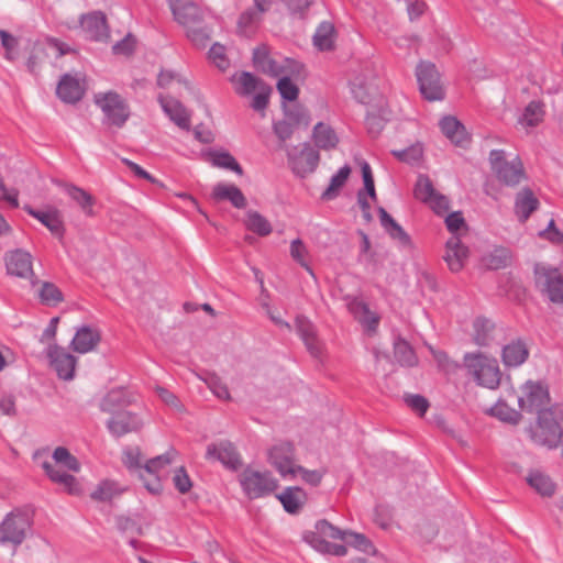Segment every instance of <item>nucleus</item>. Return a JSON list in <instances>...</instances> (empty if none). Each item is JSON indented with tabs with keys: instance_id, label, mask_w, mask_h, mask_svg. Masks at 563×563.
<instances>
[{
	"instance_id": "nucleus-1",
	"label": "nucleus",
	"mask_w": 563,
	"mask_h": 563,
	"mask_svg": "<svg viewBox=\"0 0 563 563\" xmlns=\"http://www.w3.org/2000/svg\"><path fill=\"white\" fill-rule=\"evenodd\" d=\"M464 367L473 380L481 387L496 389L499 387L503 372L497 360L483 352L466 353Z\"/></svg>"
},
{
	"instance_id": "nucleus-2",
	"label": "nucleus",
	"mask_w": 563,
	"mask_h": 563,
	"mask_svg": "<svg viewBox=\"0 0 563 563\" xmlns=\"http://www.w3.org/2000/svg\"><path fill=\"white\" fill-rule=\"evenodd\" d=\"M34 509L30 506L14 508L0 523V544L16 548L23 543L32 531Z\"/></svg>"
},
{
	"instance_id": "nucleus-3",
	"label": "nucleus",
	"mask_w": 563,
	"mask_h": 563,
	"mask_svg": "<svg viewBox=\"0 0 563 563\" xmlns=\"http://www.w3.org/2000/svg\"><path fill=\"white\" fill-rule=\"evenodd\" d=\"M531 439L548 448H555L563 437V408L555 406L539 411L536 424L530 428Z\"/></svg>"
},
{
	"instance_id": "nucleus-4",
	"label": "nucleus",
	"mask_w": 563,
	"mask_h": 563,
	"mask_svg": "<svg viewBox=\"0 0 563 563\" xmlns=\"http://www.w3.org/2000/svg\"><path fill=\"white\" fill-rule=\"evenodd\" d=\"M345 531L340 530L328 520L316 522L313 530L305 533V541L320 553L345 555L346 548L336 541H343Z\"/></svg>"
},
{
	"instance_id": "nucleus-5",
	"label": "nucleus",
	"mask_w": 563,
	"mask_h": 563,
	"mask_svg": "<svg viewBox=\"0 0 563 563\" xmlns=\"http://www.w3.org/2000/svg\"><path fill=\"white\" fill-rule=\"evenodd\" d=\"M231 81L235 85L238 95L250 96L255 93L251 102V107L255 111H264L267 108L273 89L263 79L250 71H241L234 74Z\"/></svg>"
},
{
	"instance_id": "nucleus-6",
	"label": "nucleus",
	"mask_w": 563,
	"mask_h": 563,
	"mask_svg": "<svg viewBox=\"0 0 563 563\" xmlns=\"http://www.w3.org/2000/svg\"><path fill=\"white\" fill-rule=\"evenodd\" d=\"M492 170L496 177L506 186H517L525 180L522 162L517 155L507 157L501 150H494L489 154Z\"/></svg>"
},
{
	"instance_id": "nucleus-7",
	"label": "nucleus",
	"mask_w": 563,
	"mask_h": 563,
	"mask_svg": "<svg viewBox=\"0 0 563 563\" xmlns=\"http://www.w3.org/2000/svg\"><path fill=\"white\" fill-rule=\"evenodd\" d=\"M517 398L518 407L529 412L542 411V407L549 402V391L545 386L539 382L528 380L517 389H510L507 398Z\"/></svg>"
},
{
	"instance_id": "nucleus-8",
	"label": "nucleus",
	"mask_w": 563,
	"mask_h": 563,
	"mask_svg": "<svg viewBox=\"0 0 563 563\" xmlns=\"http://www.w3.org/2000/svg\"><path fill=\"white\" fill-rule=\"evenodd\" d=\"M288 166L298 177H307L312 174L320 162L319 152L309 143L287 145Z\"/></svg>"
},
{
	"instance_id": "nucleus-9",
	"label": "nucleus",
	"mask_w": 563,
	"mask_h": 563,
	"mask_svg": "<svg viewBox=\"0 0 563 563\" xmlns=\"http://www.w3.org/2000/svg\"><path fill=\"white\" fill-rule=\"evenodd\" d=\"M95 102L111 125L122 128L130 117L129 104L115 91L96 93Z\"/></svg>"
},
{
	"instance_id": "nucleus-10",
	"label": "nucleus",
	"mask_w": 563,
	"mask_h": 563,
	"mask_svg": "<svg viewBox=\"0 0 563 563\" xmlns=\"http://www.w3.org/2000/svg\"><path fill=\"white\" fill-rule=\"evenodd\" d=\"M536 286L551 302L563 305V275L559 269L538 265L536 267Z\"/></svg>"
},
{
	"instance_id": "nucleus-11",
	"label": "nucleus",
	"mask_w": 563,
	"mask_h": 563,
	"mask_svg": "<svg viewBox=\"0 0 563 563\" xmlns=\"http://www.w3.org/2000/svg\"><path fill=\"white\" fill-rule=\"evenodd\" d=\"M377 75L371 68L355 73L350 81L353 97L361 103L369 104L380 99Z\"/></svg>"
},
{
	"instance_id": "nucleus-12",
	"label": "nucleus",
	"mask_w": 563,
	"mask_h": 563,
	"mask_svg": "<svg viewBox=\"0 0 563 563\" xmlns=\"http://www.w3.org/2000/svg\"><path fill=\"white\" fill-rule=\"evenodd\" d=\"M310 114L307 107L298 99L284 101V140L307 131Z\"/></svg>"
},
{
	"instance_id": "nucleus-13",
	"label": "nucleus",
	"mask_w": 563,
	"mask_h": 563,
	"mask_svg": "<svg viewBox=\"0 0 563 563\" xmlns=\"http://www.w3.org/2000/svg\"><path fill=\"white\" fill-rule=\"evenodd\" d=\"M240 482L245 494L252 499L267 495L278 487V481L271 473L249 467L243 471Z\"/></svg>"
},
{
	"instance_id": "nucleus-14",
	"label": "nucleus",
	"mask_w": 563,
	"mask_h": 563,
	"mask_svg": "<svg viewBox=\"0 0 563 563\" xmlns=\"http://www.w3.org/2000/svg\"><path fill=\"white\" fill-rule=\"evenodd\" d=\"M415 197L438 216H445L450 210V200L439 192L428 176L420 175L415 186Z\"/></svg>"
},
{
	"instance_id": "nucleus-15",
	"label": "nucleus",
	"mask_w": 563,
	"mask_h": 563,
	"mask_svg": "<svg viewBox=\"0 0 563 563\" xmlns=\"http://www.w3.org/2000/svg\"><path fill=\"white\" fill-rule=\"evenodd\" d=\"M47 46L55 49V58H59L70 52V48L55 37H47L45 43H35L31 49L30 56L26 60V68L33 75H38L40 70L49 60Z\"/></svg>"
},
{
	"instance_id": "nucleus-16",
	"label": "nucleus",
	"mask_w": 563,
	"mask_h": 563,
	"mask_svg": "<svg viewBox=\"0 0 563 563\" xmlns=\"http://www.w3.org/2000/svg\"><path fill=\"white\" fill-rule=\"evenodd\" d=\"M307 78L308 71L302 63L291 58L284 59V101L298 99Z\"/></svg>"
},
{
	"instance_id": "nucleus-17",
	"label": "nucleus",
	"mask_w": 563,
	"mask_h": 563,
	"mask_svg": "<svg viewBox=\"0 0 563 563\" xmlns=\"http://www.w3.org/2000/svg\"><path fill=\"white\" fill-rule=\"evenodd\" d=\"M32 260V255L22 249L7 252L4 255L7 273L11 276L29 279L31 286L35 287L40 280L33 272Z\"/></svg>"
},
{
	"instance_id": "nucleus-18",
	"label": "nucleus",
	"mask_w": 563,
	"mask_h": 563,
	"mask_svg": "<svg viewBox=\"0 0 563 563\" xmlns=\"http://www.w3.org/2000/svg\"><path fill=\"white\" fill-rule=\"evenodd\" d=\"M416 76L420 91L426 99L434 101L443 98L440 74L433 64L421 62L417 66Z\"/></svg>"
},
{
	"instance_id": "nucleus-19",
	"label": "nucleus",
	"mask_w": 563,
	"mask_h": 563,
	"mask_svg": "<svg viewBox=\"0 0 563 563\" xmlns=\"http://www.w3.org/2000/svg\"><path fill=\"white\" fill-rule=\"evenodd\" d=\"M294 448L291 444H284V479H297L318 486L323 477V472L319 470H307L296 463L292 459Z\"/></svg>"
},
{
	"instance_id": "nucleus-20",
	"label": "nucleus",
	"mask_w": 563,
	"mask_h": 563,
	"mask_svg": "<svg viewBox=\"0 0 563 563\" xmlns=\"http://www.w3.org/2000/svg\"><path fill=\"white\" fill-rule=\"evenodd\" d=\"M80 29L85 37L95 42H108L110 30L107 16L101 11H92L82 14L80 18Z\"/></svg>"
},
{
	"instance_id": "nucleus-21",
	"label": "nucleus",
	"mask_w": 563,
	"mask_h": 563,
	"mask_svg": "<svg viewBox=\"0 0 563 563\" xmlns=\"http://www.w3.org/2000/svg\"><path fill=\"white\" fill-rule=\"evenodd\" d=\"M206 459L219 461L225 467L231 470H238L242 465L240 454L238 453L234 444L229 440H221L219 442L208 444Z\"/></svg>"
},
{
	"instance_id": "nucleus-22",
	"label": "nucleus",
	"mask_w": 563,
	"mask_h": 563,
	"mask_svg": "<svg viewBox=\"0 0 563 563\" xmlns=\"http://www.w3.org/2000/svg\"><path fill=\"white\" fill-rule=\"evenodd\" d=\"M143 420L137 413L126 410L112 415L107 421L109 432L115 438H121L132 432H139L143 428Z\"/></svg>"
},
{
	"instance_id": "nucleus-23",
	"label": "nucleus",
	"mask_w": 563,
	"mask_h": 563,
	"mask_svg": "<svg viewBox=\"0 0 563 563\" xmlns=\"http://www.w3.org/2000/svg\"><path fill=\"white\" fill-rule=\"evenodd\" d=\"M47 357L57 376L65 380L74 378L77 360L74 355L66 352L57 344H51L47 347Z\"/></svg>"
},
{
	"instance_id": "nucleus-24",
	"label": "nucleus",
	"mask_w": 563,
	"mask_h": 563,
	"mask_svg": "<svg viewBox=\"0 0 563 563\" xmlns=\"http://www.w3.org/2000/svg\"><path fill=\"white\" fill-rule=\"evenodd\" d=\"M157 100L167 117L180 129L190 130V112L176 98L159 93Z\"/></svg>"
},
{
	"instance_id": "nucleus-25",
	"label": "nucleus",
	"mask_w": 563,
	"mask_h": 563,
	"mask_svg": "<svg viewBox=\"0 0 563 563\" xmlns=\"http://www.w3.org/2000/svg\"><path fill=\"white\" fill-rule=\"evenodd\" d=\"M470 256V251L460 239V235H452L445 244L444 261L453 273L461 272Z\"/></svg>"
},
{
	"instance_id": "nucleus-26",
	"label": "nucleus",
	"mask_w": 563,
	"mask_h": 563,
	"mask_svg": "<svg viewBox=\"0 0 563 563\" xmlns=\"http://www.w3.org/2000/svg\"><path fill=\"white\" fill-rule=\"evenodd\" d=\"M172 11L175 20L186 29L205 22V12L194 2L176 1Z\"/></svg>"
},
{
	"instance_id": "nucleus-27",
	"label": "nucleus",
	"mask_w": 563,
	"mask_h": 563,
	"mask_svg": "<svg viewBox=\"0 0 563 563\" xmlns=\"http://www.w3.org/2000/svg\"><path fill=\"white\" fill-rule=\"evenodd\" d=\"M252 64L256 71L269 77H278L282 74V66L272 57L271 47L261 44L253 49Z\"/></svg>"
},
{
	"instance_id": "nucleus-28",
	"label": "nucleus",
	"mask_w": 563,
	"mask_h": 563,
	"mask_svg": "<svg viewBox=\"0 0 563 563\" xmlns=\"http://www.w3.org/2000/svg\"><path fill=\"white\" fill-rule=\"evenodd\" d=\"M42 467L46 476L55 484L63 486V489L69 495H80L82 493L79 481L71 474L62 471L51 462H43Z\"/></svg>"
},
{
	"instance_id": "nucleus-29",
	"label": "nucleus",
	"mask_w": 563,
	"mask_h": 563,
	"mask_svg": "<svg viewBox=\"0 0 563 563\" xmlns=\"http://www.w3.org/2000/svg\"><path fill=\"white\" fill-rule=\"evenodd\" d=\"M439 126L441 132L451 141L452 144L460 147H466L470 144V134L455 117H444L440 120Z\"/></svg>"
},
{
	"instance_id": "nucleus-30",
	"label": "nucleus",
	"mask_w": 563,
	"mask_h": 563,
	"mask_svg": "<svg viewBox=\"0 0 563 563\" xmlns=\"http://www.w3.org/2000/svg\"><path fill=\"white\" fill-rule=\"evenodd\" d=\"M544 114V104L541 101H530L519 114L516 128L529 133L543 122Z\"/></svg>"
},
{
	"instance_id": "nucleus-31",
	"label": "nucleus",
	"mask_w": 563,
	"mask_h": 563,
	"mask_svg": "<svg viewBox=\"0 0 563 563\" xmlns=\"http://www.w3.org/2000/svg\"><path fill=\"white\" fill-rule=\"evenodd\" d=\"M30 216L37 219L43 225H45L52 234L62 239L65 233L64 222L59 210L53 208L47 211L35 210L31 206L25 205L23 208Z\"/></svg>"
},
{
	"instance_id": "nucleus-32",
	"label": "nucleus",
	"mask_w": 563,
	"mask_h": 563,
	"mask_svg": "<svg viewBox=\"0 0 563 563\" xmlns=\"http://www.w3.org/2000/svg\"><path fill=\"white\" fill-rule=\"evenodd\" d=\"M211 197L217 202L229 201L238 209H244L247 205L242 190L232 184L218 183L212 189Z\"/></svg>"
},
{
	"instance_id": "nucleus-33",
	"label": "nucleus",
	"mask_w": 563,
	"mask_h": 563,
	"mask_svg": "<svg viewBox=\"0 0 563 563\" xmlns=\"http://www.w3.org/2000/svg\"><path fill=\"white\" fill-rule=\"evenodd\" d=\"M56 93L62 101L74 104L82 99L85 88L81 86L79 79L69 74H65L57 85Z\"/></svg>"
},
{
	"instance_id": "nucleus-34",
	"label": "nucleus",
	"mask_w": 563,
	"mask_h": 563,
	"mask_svg": "<svg viewBox=\"0 0 563 563\" xmlns=\"http://www.w3.org/2000/svg\"><path fill=\"white\" fill-rule=\"evenodd\" d=\"M347 309L365 330L374 332L378 327V316L371 311L364 301L357 298H347Z\"/></svg>"
},
{
	"instance_id": "nucleus-35",
	"label": "nucleus",
	"mask_w": 563,
	"mask_h": 563,
	"mask_svg": "<svg viewBox=\"0 0 563 563\" xmlns=\"http://www.w3.org/2000/svg\"><path fill=\"white\" fill-rule=\"evenodd\" d=\"M101 341V333L99 330L89 325H82L76 331L71 341V347L75 352L87 353L92 351Z\"/></svg>"
},
{
	"instance_id": "nucleus-36",
	"label": "nucleus",
	"mask_w": 563,
	"mask_h": 563,
	"mask_svg": "<svg viewBox=\"0 0 563 563\" xmlns=\"http://www.w3.org/2000/svg\"><path fill=\"white\" fill-rule=\"evenodd\" d=\"M500 356L506 367H517L527 361L529 349L525 341L514 340L503 347Z\"/></svg>"
},
{
	"instance_id": "nucleus-37",
	"label": "nucleus",
	"mask_w": 563,
	"mask_h": 563,
	"mask_svg": "<svg viewBox=\"0 0 563 563\" xmlns=\"http://www.w3.org/2000/svg\"><path fill=\"white\" fill-rule=\"evenodd\" d=\"M539 207V200L529 188H522L517 192L515 199V213L519 221L526 222Z\"/></svg>"
},
{
	"instance_id": "nucleus-38",
	"label": "nucleus",
	"mask_w": 563,
	"mask_h": 563,
	"mask_svg": "<svg viewBox=\"0 0 563 563\" xmlns=\"http://www.w3.org/2000/svg\"><path fill=\"white\" fill-rule=\"evenodd\" d=\"M131 404L132 400L123 388H113L101 399L99 408L102 412L114 415Z\"/></svg>"
},
{
	"instance_id": "nucleus-39",
	"label": "nucleus",
	"mask_w": 563,
	"mask_h": 563,
	"mask_svg": "<svg viewBox=\"0 0 563 563\" xmlns=\"http://www.w3.org/2000/svg\"><path fill=\"white\" fill-rule=\"evenodd\" d=\"M296 327L311 355L316 357L320 356L322 353V343L317 338L314 328L310 321L306 318H297Z\"/></svg>"
},
{
	"instance_id": "nucleus-40",
	"label": "nucleus",
	"mask_w": 563,
	"mask_h": 563,
	"mask_svg": "<svg viewBox=\"0 0 563 563\" xmlns=\"http://www.w3.org/2000/svg\"><path fill=\"white\" fill-rule=\"evenodd\" d=\"M308 501L306 490L298 486L284 488V511L290 515L299 514Z\"/></svg>"
},
{
	"instance_id": "nucleus-41",
	"label": "nucleus",
	"mask_w": 563,
	"mask_h": 563,
	"mask_svg": "<svg viewBox=\"0 0 563 563\" xmlns=\"http://www.w3.org/2000/svg\"><path fill=\"white\" fill-rule=\"evenodd\" d=\"M336 32L331 22H322L313 35V44L319 51H332L335 47Z\"/></svg>"
},
{
	"instance_id": "nucleus-42",
	"label": "nucleus",
	"mask_w": 563,
	"mask_h": 563,
	"mask_svg": "<svg viewBox=\"0 0 563 563\" xmlns=\"http://www.w3.org/2000/svg\"><path fill=\"white\" fill-rule=\"evenodd\" d=\"M527 483L542 497H551L555 493L554 481L541 471H532L527 476Z\"/></svg>"
},
{
	"instance_id": "nucleus-43",
	"label": "nucleus",
	"mask_w": 563,
	"mask_h": 563,
	"mask_svg": "<svg viewBox=\"0 0 563 563\" xmlns=\"http://www.w3.org/2000/svg\"><path fill=\"white\" fill-rule=\"evenodd\" d=\"M511 253L506 247H494L488 251L482 258V264L488 269H501L510 265Z\"/></svg>"
},
{
	"instance_id": "nucleus-44",
	"label": "nucleus",
	"mask_w": 563,
	"mask_h": 563,
	"mask_svg": "<svg viewBox=\"0 0 563 563\" xmlns=\"http://www.w3.org/2000/svg\"><path fill=\"white\" fill-rule=\"evenodd\" d=\"M266 11H260L254 4V8H250L242 12L238 20V31L240 34L250 36L252 35L261 21V16Z\"/></svg>"
},
{
	"instance_id": "nucleus-45",
	"label": "nucleus",
	"mask_w": 563,
	"mask_h": 563,
	"mask_svg": "<svg viewBox=\"0 0 563 563\" xmlns=\"http://www.w3.org/2000/svg\"><path fill=\"white\" fill-rule=\"evenodd\" d=\"M313 140L317 146H319L322 150L334 148L339 143V139L334 130L323 122H319L318 124L314 125Z\"/></svg>"
},
{
	"instance_id": "nucleus-46",
	"label": "nucleus",
	"mask_w": 563,
	"mask_h": 563,
	"mask_svg": "<svg viewBox=\"0 0 563 563\" xmlns=\"http://www.w3.org/2000/svg\"><path fill=\"white\" fill-rule=\"evenodd\" d=\"M37 285H40L37 296L42 305L47 307H56L64 301V295L62 290L54 283L40 280Z\"/></svg>"
},
{
	"instance_id": "nucleus-47",
	"label": "nucleus",
	"mask_w": 563,
	"mask_h": 563,
	"mask_svg": "<svg viewBox=\"0 0 563 563\" xmlns=\"http://www.w3.org/2000/svg\"><path fill=\"white\" fill-rule=\"evenodd\" d=\"M66 191L68 196L80 207V209L87 217L95 216L92 207L96 203V199L88 191L74 185L67 186Z\"/></svg>"
},
{
	"instance_id": "nucleus-48",
	"label": "nucleus",
	"mask_w": 563,
	"mask_h": 563,
	"mask_svg": "<svg viewBox=\"0 0 563 563\" xmlns=\"http://www.w3.org/2000/svg\"><path fill=\"white\" fill-rule=\"evenodd\" d=\"M488 413L503 422L518 423L521 415L520 412L511 408L506 399H499L489 410Z\"/></svg>"
},
{
	"instance_id": "nucleus-49",
	"label": "nucleus",
	"mask_w": 563,
	"mask_h": 563,
	"mask_svg": "<svg viewBox=\"0 0 563 563\" xmlns=\"http://www.w3.org/2000/svg\"><path fill=\"white\" fill-rule=\"evenodd\" d=\"M245 227L249 231L260 236H267L273 231L268 220H266L260 212L254 210H249L246 212Z\"/></svg>"
},
{
	"instance_id": "nucleus-50",
	"label": "nucleus",
	"mask_w": 563,
	"mask_h": 563,
	"mask_svg": "<svg viewBox=\"0 0 563 563\" xmlns=\"http://www.w3.org/2000/svg\"><path fill=\"white\" fill-rule=\"evenodd\" d=\"M213 166L230 169L242 176L243 168L229 152L210 151L208 153Z\"/></svg>"
},
{
	"instance_id": "nucleus-51",
	"label": "nucleus",
	"mask_w": 563,
	"mask_h": 563,
	"mask_svg": "<svg viewBox=\"0 0 563 563\" xmlns=\"http://www.w3.org/2000/svg\"><path fill=\"white\" fill-rule=\"evenodd\" d=\"M351 175V168L349 166L341 167L335 175L332 176L329 187L323 191V200L334 199L340 189L345 185L346 180Z\"/></svg>"
},
{
	"instance_id": "nucleus-52",
	"label": "nucleus",
	"mask_w": 563,
	"mask_h": 563,
	"mask_svg": "<svg viewBox=\"0 0 563 563\" xmlns=\"http://www.w3.org/2000/svg\"><path fill=\"white\" fill-rule=\"evenodd\" d=\"M494 324L484 319H477L474 322L473 340L479 346L488 345L494 338Z\"/></svg>"
},
{
	"instance_id": "nucleus-53",
	"label": "nucleus",
	"mask_w": 563,
	"mask_h": 563,
	"mask_svg": "<svg viewBox=\"0 0 563 563\" xmlns=\"http://www.w3.org/2000/svg\"><path fill=\"white\" fill-rule=\"evenodd\" d=\"M289 255L298 265L312 274V269L310 267V254L301 240L296 239L291 241L289 246Z\"/></svg>"
},
{
	"instance_id": "nucleus-54",
	"label": "nucleus",
	"mask_w": 563,
	"mask_h": 563,
	"mask_svg": "<svg viewBox=\"0 0 563 563\" xmlns=\"http://www.w3.org/2000/svg\"><path fill=\"white\" fill-rule=\"evenodd\" d=\"M212 30L205 23L187 27V36L198 48H205L211 40Z\"/></svg>"
},
{
	"instance_id": "nucleus-55",
	"label": "nucleus",
	"mask_w": 563,
	"mask_h": 563,
	"mask_svg": "<svg viewBox=\"0 0 563 563\" xmlns=\"http://www.w3.org/2000/svg\"><path fill=\"white\" fill-rule=\"evenodd\" d=\"M380 223L384 229L389 233V235L394 239H398L402 243H409V236L401 229V227L387 213L384 208L378 209Z\"/></svg>"
},
{
	"instance_id": "nucleus-56",
	"label": "nucleus",
	"mask_w": 563,
	"mask_h": 563,
	"mask_svg": "<svg viewBox=\"0 0 563 563\" xmlns=\"http://www.w3.org/2000/svg\"><path fill=\"white\" fill-rule=\"evenodd\" d=\"M176 454L175 450H170L166 452L165 454L155 456L151 460H148L144 465L141 473H143L146 476H154L157 475L158 471L163 468L164 466L172 463L174 456Z\"/></svg>"
},
{
	"instance_id": "nucleus-57",
	"label": "nucleus",
	"mask_w": 563,
	"mask_h": 563,
	"mask_svg": "<svg viewBox=\"0 0 563 563\" xmlns=\"http://www.w3.org/2000/svg\"><path fill=\"white\" fill-rule=\"evenodd\" d=\"M53 459L57 464H60L62 466L66 467L68 471L71 472H79L80 471V463L78 459L73 455L68 449L65 446H58L53 452Z\"/></svg>"
},
{
	"instance_id": "nucleus-58",
	"label": "nucleus",
	"mask_w": 563,
	"mask_h": 563,
	"mask_svg": "<svg viewBox=\"0 0 563 563\" xmlns=\"http://www.w3.org/2000/svg\"><path fill=\"white\" fill-rule=\"evenodd\" d=\"M343 543L345 547L350 545L368 554L375 552V549L371 541L364 534L361 533L345 531Z\"/></svg>"
},
{
	"instance_id": "nucleus-59",
	"label": "nucleus",
	"mask_w": 563,
	"mask_h": 563,
	"mask_svg": "<svg viewBox=\"0 0 563 563\" xmlns=\"http://www.w3.org/2000/svg\"><path fill=\"white\" fill-rule=\"evenodd\" d=\"M395 357L405 366H413L417 364L416 354L406 341L400 340L395 343Z\"/></svg>"
},
{
	"instance_id": "nucleus-60",
	"label": "nucleus",
	"mask_w": 563,
	"mask_h": 563,
	"mask_svg": "<svg viewBox=\"0 0 563 563\" xmlns=\"http://www.w3.org/2000/svg\"><path fill=\"white\" fill-rule=\"evenodd\" d=\"M445 225L453 235L467 231V225L460 211L451 212L445 217Z\"/></svg>"
},
{
	"instance_id": "nucleus-61",
	"label": "nucleus",
	"mask_w": 563,
	"mask_h": 563,
	"mask_svg": "<svg viewBox=\"0 0 563 563\" xmlns=\"http://www.w3.org/2000/svg\"><path fill=\"white\" fill-rule=\"evenodd\" d=\"M115 494V485L110 481L101 482L98 487L91 493L90 497L97 501L111 500Z\"/></svg>"
},
{
	"instance_id": "nucleus-62",
	"label": "nucleus",
	"mask_w": 563,
	"mask_h": 563,
	"mask_svg": "<svg viewBox=\"0 0 563 563\" xmlns=\"http://www.w3.org/2000/svg\"><path fill=\"white\" fill-rule=\"evenodd\" d=\"M0 40L3 48L5 49V58L14 60L16 58V48L19 40L4 30H0Z\"/></svg>"
},
{
	"instance_id": "nucleus-63",
	"label": "nucleus",
	"mask_w": 563,
	"mask_h": 563,
	"mask_svg": "<svg viewBox=\"0 0 563 563\" xmlns=\"http://www.w3.org/2000/svg\"><path fill=\"white\" fill-rule=\"evenodd\" d=\"M539 236L554 245H563V232L556 227L553 219L549 221L544 230L539 232Z\"/></svg>"
},
{
	"instance_id": "nucleus-64",
	"label": "nucleus",
	"mask_w": 563,
	"mask_h": 563,
	"mask_svg": "<svg viewBox=\"0 0 563 563\" xmlns=\"http://www.w3.org/2000/svg\"><path fill=\"white\" fill-rule=\"evenodd\" d=\"M173 483L180 494L188 493L192 487V482L184 466H180L175 471Z\"/></svg>"
}]
</instances>
